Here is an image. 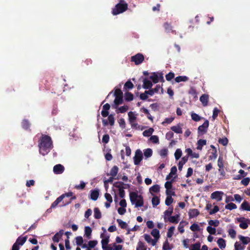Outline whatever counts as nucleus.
I'll list each match as a JSON object with an SVG mask.
<instances>
[{"label": "nucleus", "instance_id": "f257e3e1", "mask_svg": "<svg viewBox=\"0 0 250 250\" xmlns=\"http://www.w3.org/2000/svg\"><path fill=\"white\" fill-rule=\"evenodd\" d=\"M40 153L44 156L47 154L53 148L51 138L47 135H42L39 145Z\"/></svg>", "mask_w": 250, "mask_h": 250}, {"label": "nucleus", "instance_id": "f03ea898", "mask_svg": "<svg viewBox=\"0 0 250 250\" xmlns=\"http://www.w3.org/2000/svg\"><path fill=\"white\" fill-rule=\"evenodd\" d=\"M130 202L135 204L136 208L141 207L144 205V199L142 195H139L136 192H131L129 194Z\"/></svg>", "mask_w": 250, "mask_h": 250}, {"label": "nucleus", "instance_id": "7ed1b4c3", "mask_svg": "<svg viewBox=\"0 0 250 250\" xmlns=\"http://www.w3.org/2000/svg\"><path fill=\"white\" fill-rule=\"evenodd\" d=\"M128 9V5L117 3L112 9V14L113 15H117L126 11Z\"/></svg>", "mask_w": 250, "mask_h": 250}, {"label": "nucleus", "instance_id": "20e7f679", "mask_svg": "<svg viewBox=\"0 0 250 250\" xmlns=\"http://www.w3.org/2000/svg\"><path fill=\"white\" fill-rule=\"evenodd\" d=\"M209 126V121L206 120L204 123L198 128V136H202L205 134L208 131Z\"/></svg>", "mask_w": 250, "mask_h": 250}, {"label": "nucleus", "instance_id": "39448f33", "mask_svg": "<svg viewBox=\"0 0 250 250\" xmlns=\"http://www.w3.org/2000/svg\"><path fill=\"white\" fill-rule=\"evenodd\" d=\"M144 56L141 53H137L131 57V61L134 62L136 65H139L143 62Z\"/></svg>", "mask_w": 250, "mask_h": 250}, {"label": "nucleus", "instance_id": "423d86ee", "mask_svg": "<svg viewBox=\"0 0 250 250\" xmlns=\"http://www.w3.org/2000/svg\"><path fill=\"white\" fill-rule=\"evenodd\" d=\"M237 220L240 223L239 227L243 229H245L248 227V223L250 222L249 219H246L245 217L237 218Z\"/></svg>", "mask_w": 250, "mask_h": 250}, {"label": "nucleus", "instance_id": "0eeeda50", "mask_svg": "<svg viewBox=\"0 0 250 250\" xmlns=\"http://www.w3.org/2000/svg\"><path fill=\"white\" fill-rule=\"evenodd\" d=\"M143 158V153L141 150L137 149L133 158L134 163L135 165H138Z\"/></svg>", "mask_w": 250, "mask_h": 250}, {"label": "nucleus", "instance_id": "6e6552de", "mask_svg": "<svg viewBox=\"0 0 250 250\" xmlns=\"http://www.w3.org/2000/svg\"><path fill=\"white\" fill-rule=\"evenodd\" d=\"M223 194L224 193L222 191H216L211 194L210 197L212 199H216L217 201H221Z\"/></svg>", "mask_w": 250, "mask_h": 250}, {"label": "nucleus", "instance_id": "1a4fd4ad", "mask_svg": "<svg viewBox=\"0 0 250 250\" xmlns=\"http://www.w3.org/2000/svg\"><path fill=\"white\" fill-rule=\"evenodd\" d=\"M108 122L106 120H103L102 122L104 126L108 125V124L111 126L114 125L115 123V119L113 114H111L109 115V116H108Z\"/></svg>", "mask_w": 250, "mask_h": 250}, {"label": "nucleus", "instance_id": "9d476101", "mask_svg": "<svg viewBox=\"0 0 250 250\" xmlns=\"http://www.w3.org/2000/svg\"><path fill=\"white\" fill-rule=\"evenodd\" d=\"M64 170V167L61 164L56 165L53 167V171L56 174H62Z\"/></svg>", "mask_w": 250, "mask_h": 250}, {"label": "nucleus", "instance_id": "9b49d317", "mask_svg": "<svg viewBox=\"0 0 250 250\" xmlns=\"http://www.w3.org/2000/svg\"><path fill=\"white\" fill-rule=\"evenodd\" d=\"M123 103V96H116L114 100V104H112L113 108H117L119 105L122 104Z\"/></svg>", "mask_w": 250, "mask_h": 250}, {"label": "nucleus", "instance_id": "f8f14e48", "mask_svg": "<svg viewBox=\"0 0 250 250\" xmlns=\"http://www.w3.org/2000/svg\"><path fill=\"white\" fill-rule=\"evenodd\" d=\"M210 147L212 148L211 151H209V153L210 154L208 157V159L210 160H215L217 157V150L215 147L213 145H211Z\"/></svg>", "mask_w": 250, "mask_h": 250}, {"label": "nucleus", "instance_id": "ddd939ff", "mask_svg": "<svg viewBox=\"0 0 250 250\" xmlns=\"http://www.w3.org/2000/svg\"><path fill=\"white\" fill-rule=\"evenodd\" d=\"M124 186H127L128 188H129L130 185L129 184H125L123 182H116L113 184V186L115 188H117L119 189V191L120 190L124 189L126 188V187H124Z\"/></svg>", "mask_w": 250, "mask_h": 250}, {"label": "nucleus", "instance_id": "4468645a", "mask_svg": "<svg viewBox=\"0 0 250 250\" xmlns=\"http://www.w3.org/2000/svg\"><path fill=\"white\" fill-rule=\"evenodd\" d=\"M153 85L152 83L148 80L147 78H145L143 80V87L144 89H148L152 87Z\"/></svg>", "mask_w": 250, "mask_h": 250}, {"label": "nucleus", "instance_id": "2eb2a0df", "mask_svg": "<svg viewBox=\"0 0 250 250\" xmlns=\"http://www.w3.org/2000/svg\"><path fill=\"white\" fill-rule=\"evenodd\" d=\"M63 234V230L61 229L58 232H57L53 237L52 240L54 242L58 243L62 237Z\"/></svg>", "mask_w": 250, "mask_h": 250}, {"label": "nucleus", "instance_id": "dca6fc26", "mask_svg": "<svg viewBox=\"0 0 250 250\" xmlns=\"http://www.w3.org/2000/svg\"><path fill=\"white\" fill-rule=\"evenodd\" d=\"M180 215L176 214L174 216H170L167 218V220L169 222L173 224H177L179 221Z\"/></svg>", "mask_w": 250, "mask_h": 250}, {"label": "nucleus", "instance_id": "f3484780", "mask_svg": "<svg viewBox=\"0 0 250 250\" xmlns=\"http://www.w3.org/2000/svg\"><path fill=\"white\" fill-rule=\"evenodd\" d=\"M209 96L208 94H203L200 98V101L202 103L203 106H205L208 105Z\"/></svg>", "mask_w": 250, "mask_h": 250}, {"label": "nucleus", "instance_id": "a211bd4d", "mask_svg": "<svg viewBox=\"0 0 250 250\" xmlns=\"http://www.w3.org/2000/svg\"><path fill=\"white\" fill-rule=\"evenodd\" d=\"M100 237L103 238L101 241L102 247L104 248V247L107 246L108 243L109 242V236H107L104 238V233H102Z\"/></svg>", "mask_w": 250, "mask_h": 250}, {"label": "nucleus", "instance_id": "6ab92c4d", "mask_svg": "<svg viewBox=\"0 0 250 250\" xmlns=\"http://www.w3.org/2000/svg\"><path fill=\"white\" fill-rule=\"evenodd\" d=\"M199 214V211L196 208L191 209L188 211V215L190 218L196 217Z\"/></svg>", "mask_w": 250, "mask_h": 250}, {"label": "nucleus", "instance_id": "aec40b11", "mask_svg": "<svg viewBox=\"0 0 250 250\" xmlns=\"http://www.w3.org/2000/svg\"><path fill=\"white\" fill-rule=\"evenodd\" d=\"M173 207H169L168 208L165 210L164 212V220L166 222H167V217L168 218L170 216H171V214L173 213Z\"/></svg>", "mask_w": 250, "mask_h": 250}, {"label": "nucleus", "instance_id": "412c9836", "mask_svg": "<svg viewBox=\"0 0 250 250\" xmlns=\"http://www.w3.org/2000/svg\"><path fill=\"white\" fill-rule=\"evenodd\" d=\"M144 238L148 243H150L153 246H155L156 244V240L152 239L151 236L148 234H144Z\"/></svg>", "mask_w": 250, "mask_h": 250}, {"label": "nucleus", "instance_id": "4be33fe9", "mask_svg": "<svg viewBox=\"0 0 250 250\" xmlns=\"http://www.w3.org/2000/svg\"><path fill=\"white\" fill-rule=\"evenodd\" d=\"M164 27L167 32H171L173 34H176V31L172 30V26L171 25L166 22L164 24Z\"/></svg>", "mask_w": 250, "mask_h": 250}, {"label": "nucleus", "instance_id": "5701e85b", "mask_svg": "<svg viewBox=\"0 0 250 250\" xmlns=\"http://www.w3.org/2000/svg\"><path fill=\"white\" fill-rule=\"evenodd\" d=\"M188 156H184L182 158L181 160L178 163V169L179 170L181 171L183 167V165L185 164L188 161Z\"/></svg>", "mask_w": 250, "mask_h": 250}, {"label": "nucleus", "instance_id": "b1692460", "mask_svg": "<svg viewBox=\"0 0 250 250\" xmlns=\"http://www.w3.org/2000/svg\"><path fill=\"white\" fill-rule=\"evenodd\" d=\"M172 131L177 134H181L183 133L182 127L180 124H178L177 125L172 126L171 127Z\"/></svg>", "mask_w": 250, "mask_h": 250}, {"label": "nucleus", "instance_id": "393cba45", "mask_svg": "<svg viewBox=\"0 0 250 250\" xmlns=\"http://www.w3.org/2000/svg\"><path fill=\"white\" fill-rule=\"evenodd\" d=\"M119 171V168L117 166H113L110 171L109 173H107V175H110L112 177H115L117 175Z\"/></svg>", "mask_w": 250, "mask_h": 250}, {"label": "nucleus", "instance_id": "a878e982", "mask_svg": "<svg viewBox=\"0 0 250 250\" xmlns=\"http://www.w3.org/2000/svg\"><path fill=\"white\" fill-rule=\"evenodd\" d=\"M99 195V192L98 190H91L90 198L92 200L96 201L97 200Z\"/></svg>", "mask_w": 250, "mask_h": 250}, {"label": "nucleus", "instance_id": "bb28decb", "mask_svg": "<svg viewBox=\"0 0 250 250\" xmlns=\"http://www.w3.org/2000/svg\"><path fill=\"white\" fill-rule=\"evenodd\" d=\"M207 144V141L204 139H200L197 142V149L201 150L204 146Z\"/></svg>", "mask_w": 250, "mask_h": 250}, {"label": "nucleus", "instance_id": "cd10ccee", "mask_svg": "<svg viewBox=\"0 0 250 250\" xmlns=\"http://www.w3.org/2000/svg\"><path fill=\"white\" fill-rule=\"evenodd\" d=\"M26 240H27L26 236H24V237L20 236L17 238L15 243H17L19 246L20 245L22 246L24 244V243L26 242Z\"/></svg>", "mask_w": 250, "mask_h": 250}, {"label": "nucleus", "instance_id": "c85d7f7f", "mask_svg": "<svg viewBox=\"0 0 250 250\" xmlns=\"http://www.w3.org/2000/svg\"><path fill=\"white\" fill-rule=\"evenodd\" d=\"M188 224V222L186 221H181L180 222L179 226L178 227V229L179 231L181 233H183L185 231L184 227L185 226Z\"/></svg>", "mask_w": 250, "mask_h": 250}, {"label": "nucleus", "instance_id": "c756f323", "mask_svg": "<svg viewBox=\"0 0 250 250\" xmlns=\"http://www.w3.org/2000/svg\"><path fill=\"white\" fill-rule=\"evenodd\" d=\"M151 234L154 237V239L157 242L160 237L159 230L156 229H153L151 232Z\"/></svg>", "mask_w": 250, "mask_h": 250}, {"label": "nucleus", "instance_id": "7c9ffc66", "mask_svg": "<svg viewBox=\"0 0 250 250\" xmlns=\"http://www.w3.org/2000/svg\"><path fill=\"white\" fill-rule=\"evenodd\" d=\"M116 109H117L116 110V112L117 113H123L128 110V106L127 105H125L122 106L120 107H118L117 108H116Z\"/></svg>", "mask_w": 250, "mask_h": 250}, {"label": "nucleus", "instance_id": "2f4dec72", "mask_svg": "<svg viewBox=\"0 0 250 250\" xmlns=\"http://www.w3.org/2000/svg\"><path fill=\"white\" fill-rule=\"evenodd\" d=\"M217 243L219 247L221 249H224L226 247V241L224 239L221 238H219L217 241Z\"/></svg>", "mask_w": 250, "mask_h": 250}, {"label": "nucleus", "instance_id": "473e14b6", "mask_svg": "<svg viewBox=\"0 0 250 250\" xmlns=\"http://www.w3.org/2000/svg\"><path fill=\"white\" fill-rule=\"evenodd\" d=\"M241 208L244 210L250 211V205L247 201H244L241 205Z\"/></svg>", "mask_w": 250, "mask_h": 250}, {"label": "nucleus", "instance_id": "72a5a7b5", "mask_svg": "<svg viewBox=\"0 0 250 250\" xmlns=\"http://www.w3.org/2000/svg\"><path fill=\"white\" fill-rule=\"evenodd\" d=\"M238 237L244 245H247L250 242V238L249 237L239 235Z\"/></svg>", "mask_w": 250, "mask_h": 250}, {"label": "nucleus", "instance_id": "f704fd0d", "mask_svg": "<svg viewBox=\"0 0 250 250\" xmlns=\"http://www.w3.org/2000/svg\"><path fill=\"white\" fill-rule=\"evenodd\" d=\"M21 126L23 129L27 130L30 128V124L27 120L24 119L21 122Z\"/></svg>", "mask_w": 250, "mask_h": 250}, {"label": "nucleus", "instance_id": "c9c22d12", "mask_svg": "<svg viewBox=\"0 0 250 250\" xmlns=\"http://www.w3.org/2000/svg\"><path fill=\"white\" fill-rule=\"evenodd\" d=\"M188 78L186 76H180L175 78V81L177 83H180L181 82H186L188 81Z\"/></svg>", "mask_w": 250, "mask_h": 250}, {"label": "nucleus", "instance_id": "e433bc0d", "mask_svg": "<svg viewBox=\"0 0 250 250\" xmlns=\"http://www.w3.org/2000/svg\"><path fill=\"white\" fill-rule=\"evenodd\" d=\"M94 216L97 219H100L102 217L101 212L98 208L94 209Z\"/></svg>", "mask_w": 250, "mask_h": 250}, {"label": "nucleus", "instance_id": "4c0bfd02", "mask_svg": "<svg viewBox=\"0 0 250 250\" xmlns=\"http://www.w3.org/2000/svg\"><path fill=\"white\" fill-rule=\"evenodd\" d=\"M128 116L129 123H132V122L136 121V120L137 119V117H136V115L134 114V112H133L132 111H129L128 113Z\"/></svg>", "mask_w": 250, "mask_h": 250}, {"label": "nucleus", "instance_id": "58836bf2", "mask_svg": "<svg viewBox=\"0 0 250 250\" xmlns=\"http://www.w3.org/2000/svg\"><path fill=\"white\" fill-rule=\"evenodd\" d=\"M117 222L118 223L119 226L122 229H126L127 227V224L126 222L123 221L121 219H117Z\"/></svg>", "mask_w": 250, "mask_h": 250}, {"label": "nucleus", "instance_id": "ea45409f", "mask_svg": "<svg viewBox=\"0 0 250 250\" xmlns=\"http://www.w3.org/2000/svg\"><path fill=\"white\" fill-rule=\"evenodd\" d=\"M84 233L86 237L90 239L92 233V229L91 228L88 226L85 227L84 228Z\"/></svg>", "mask_w": 250, "mask_h": 250}, {"label": "nucleus", "instance_id": "a19ab883", "mask_svg": "<svg viewBox=\"0 0 250 250\" xmlns=\"http://www.w3.org/2000/svg\"><path fill=\"white\" fill-rule=\"evenodd\" d=\"M125 99L126 101L130 102L133 99V95L129 92H126L125 94Z\"/></svg>", "mask_w": 250, "mask_h": 250}, {"label": "nucleus", "instance_id": "79ce46f5", "mask_svg": "<svg viewBox=\"0 0 250 250\" xmlns=\"http://www.w3.org/2000/svg\"><path fill=\"white\" fill-rule=\"evenodd\" d=\"M134 85L130 81H127L125 84L124 89L125 90L131 89L133 88Z\"/></svg>", "mask_w": 250, "mask_h": 250}, {"label": "nucleus", "instance_id": "37998d69", "mask_svg": "<svg viewBox=\"0 0 250 250\" xmlns=\"http://www.w3.org/2000/svg\"><path fill=\"white\" fill-rule=\"evenodd\" d=\"M154 131V129L153 128H149V129L145 130L143 132V135L145 137H149L150 136Z\"/></svg>", "mask_w": 250, "mask_h": 250}, {"label": "nucleus", "instance_id": "c03bdc74", "mask_svg": "<svg viewBox=\"0 0 250 250\" xmlns=\"http://www.w3.org/2000/svg\"><path fill=\"white\" fill-rule=\"evenodd\" d=\"M136 250H146V247L144 243L139 241L137 244Z\"/></svg>", "mask_w": 250, "mask_h": 250}, {"label": "nucleus", "instance_id": "a18cd8bd", "mask_svg": "<svg viewBox=\"0 0 250 250\" xmlns=\"http://www.w3.org/2000/svg\"><path fill=\"white\" fill-rule=\"evenodd\" d=\"M160 204V199L158 197L155 196L152 199V204L153 207H155Z\"/></svg>", "mask_w": 250, "mask_h": 250}, {"label": "nucleus", "instance_id": "49530a36", "mask_svg": "<svg viewBox=\"0 0 250 250\" xmlns=\"http://www.w3.org/2000/svg\"><path fill=\"white\" fill-rule=\"evenodd\" d=\"M149 78L151 80H152V82L154 83H158V82H159V76H158L157 73L155 72H154L152 74V75L150 76Z\"/></svg>", "mask_w": 250, "mask_h": 250}, {"label": "nucleus", "instance_id": "de8ad7c7", "mask_svg": "<svg viewBox=\"0 0 250 250\" xmlns=\"http://www.w3.org/2000/svg\"><path fill=\"white\" fill-rule=\"evenodd\" d=\"M150 192L157 193L160 191V186L158 185H155L149 188Z\"/></svg>", "mask_w": 250, "mask_h": 250}, {"label": "nucleus", "instance_id": "09e8293b", "mask_svg": "<svg viewBox=\"0 0 250 250\" xmlns=\"http://www.w3.org/2000/svg\"><path fill=\"white\" fill-rule=\"evenodd\" d=\"M182 155V151L180 148H178L176 150L175 153H174V156L176 160H179Z\"/></svg>", "mask_w": 250, "mask_h": 250}, {"label": "nucleus", "instance_id": "8fccbe9b", "mask_svg": "<svg viewBox=\"0 0 250 250\" xmlns=\"http://www.w3.org/2000/svg\"><path fill=\"white\" fill-rule=\"evenodd\" d=\"M208 224L210 226H214V227H218L219 225V221L218 220H210L208 221Z\"/></svg>", "mask_w": 250, "mask_h": 250}, {"label": "nucleus", "instance_id": "3c124183", "mask_svg": "<svg viewBox=\"0 0 250 250\" xmlns=\"http://www.w3.org/2000/svg\"><path fill=\"white\" fill-rule=\"evenodd\" d=\"M173 202V199L171 196H167L165 200V204L167 206H169Z\"/></svg>", "mask_w": 250, "mask_h": 250}, {"label": "nucleus", "instance_id": "603ef678", "mask_svg": "<svg viewBox=\"0 0 250 250\" xmlns=\"http://www.w3.org/2000/svg\"><path fill=\"white\" fill-rule=\"evenodd\" d=\"M144 154L146 158L150 157L152 155V150L151 148H147L145 150Z\"/></svg>", "mask_w": 250, "mask_h": 250}, {"label": "nucleus", "instance_id": "864d4df0", "mask_svg": "<svg viewBox=\"0 0 250 250\" xmlns=\"http://www.w3.org/2000/svg\"><path fill=\"white\" fill-rule=\"evenodd\" d=\"M237 208L236 205L233 203H230L225 206V208L229 210H232Z\"/></svg>", "mask_w": 250, "mask_h": 250}, {"label": "nucleus", "instance_id": "5fc2aeb1", "mask_svg": "<svg viewBox=\"0 0 250 250\" xmlns=\"http://www.w3.org/2000/svg\"><path fill=\"white\" fill-rule=\"evenodd\" d=\"M62 197H60V196L59 197H58L56 200L53 202L51 205V208H56L57 205L62 201Z\"/></svg>", "mask_w": 250, "mask_h": 250}, {"label": "nucleus", "instance_id": "6e6d98bb", "mask_svg": "<svg viewBox=\"0 0 250 250\" xmlns=\"http://www.w3.org/2000/svg\"><path fill=\"white\" fill-rule=\"evenodd\" d=\"M174 229H175V227L174 226H171L168 229V230L167 232V237L170 238L172 236Z\"/></svg>", "mask_w": 250, "mask_h": 250}, {"label": "nucleus", "instance_id": "4d7b16f0", "mask_svg": "<svg viewBox=\"0 0 250 250\" xmlns=\"http://www.w3.org/2000/svg\"><path fill=\"white\" fill-rule=\"evenodd\" d=\"M207 230L210 234L211 235H214L216 233V229L210 226L207 228Z\"/></svg>", "mask_w": 250, "mask_h": 250}, {"label": "nucleus", "instance_id": "13d9d810", "mask_svg": "<svg viewBox=\"0 0 250 250\" xmlns=\"http://www.w3.org/2000/svg\"><path fill=\"white\" fill-rule=\"evenodd\" d=\"M192 119L196 122L199 121L201 119V117L199 116L197 114L193 113L191 115Z\"/></svg>", "mask_w": 250, "mask_h": 250}, {"label": "nucleus", "instance_id": "bf43d9fd", "mask_svg": "<svg viewBox=\"0 0 250 250\" xmlns=\"http://www.w3.org/2000/svg\"><path fill=\"white\" fill-rule=\"evenodd\" d=\"M75 239L77 245L81 246L83 244V240L82 236H77L75 238Z\"/></svg>", "mask_w": 250, "mask_h": 250}, {"label": "nucleus", "instance_id": "052dcab7", "mask_svg": "<svg viewBox=\"0 0 250 250\" xmlns=\"http://www.w3.org/2000/svg\"><path fill=\"white\" fill-rule=\"evenodd\" d=\"M98 244L97 240L89 241L88 243V247L90 248H94Z\"/></svg>", "mask_w": 250, "mask_h": 250}, {"label": "nucleus", "instance_id": "680f3d73", "mask_svg": "<svg viewBox=\"0 0 250 250\" xmlns=\"http://www.w3.org/2000/svg\"><path fill=\"white\" fill-rule=\"evenodd\" d=\"M172 182L173 180L170 181H167L165 184V187L166 190L171 189L172 188Z\"/></svg>", "mask_w": 250, "mask_h": 250}, {"label": "nucleus", "instance_id": "e2e57ef3", "mask_svg": "<svg viewBox=\"0 0 250 250\" xmlns=\"http://www.w3.org/2000/svg\"><path fill=\"white\" fill-rule=\"evenodd\" d=\"M220 144H222L224 146H226L228 144V140L227 138H220L218 140Z\"/></svg>", "mask_w": 250, "mask_h": 250}, {"label": "nucleus", "instance_id": "0e129e2a", "mask_svg": "<svg viewBox=\"0 0 250 250\" xmlns=\"http://www.w3.org/2000/svg\"><path fill=\"white\" fill-rule=\"evenodd\" d=\"M190 229L193 231H199L200 227L198 224L194 223L192 225H191V226L190 227Z\"/></svg>", "mask_w": 250, "mask_h": 250}, {"label": "nucleus", "instance_id": "69168bd1", "mask_svg": "<svg viewBox=\"0 0 250 250\" xmlns=\"http://www.w3.org/2000/svg\"><path fill=\"white\" fill-rule=\"evenodd\" d=\"M244 247L241 244L238 242H236L234 244V250H243Z\"/></svg>", "mask_w": 250, "mask_h": 250}, {"label": "nucleus", "instance_id": "338daca9", "mask_svg": "<svg viewBox=\"0 0 250 250\" xmlns=\"http://www.w3.org/2000/svg\"><path fill=\"white\" fill-rule=\"evenodd\" d=\"M168 150L167 148H163L159 151V154L161 156L165 157L167 156Z\"/></svg>", "mask_w": 250, "mask_h": 250}, {"label": "nucleus", "instance_id": "774afa93", "mask_svg": "<svg viewBox=\"0 0 250 250\" xmlns=\"http://www.w3.org/2000/svg\"><path fill=\"white\" fill-rule=\"evenodd\" d=\"M229 235L232 238H234L236 235V231L233 229H230L228 230Z\"/></svg>", "mask_w": 250, "mask_h": 250}]
</instances>
